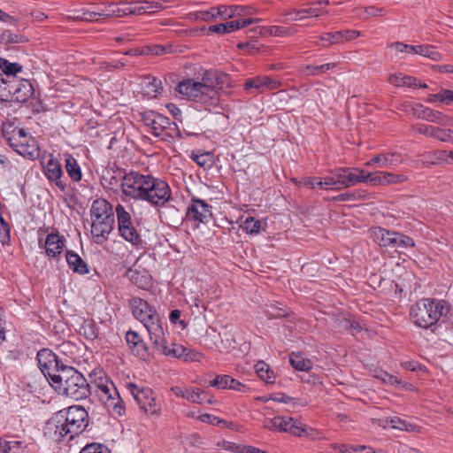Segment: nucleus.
<instances>
[{
    "instance_id": "7ed1b4c3",
    "label": "nucleus",
    "mask_w": 453,
    "mask_h": 453,
    "mask_svg": "<svg viewBox=\"0 0 453 453\" xmlns=\"http://www.w3.org/2000/svg\"><path fill=\"white\" fill-rule=\"evenodd\" d=\"M88 425V414L84 407L73 405L63 409L50 419L48 429L53 431L56 441H60L66 436L72 440L85 430Z\"/></svg>"
},
{
    "instance_id": "5701e85b",
    "label": "nucleus",
    "mask_w": 453,
    "mask_h": 453,
    "mask_svg": "<svg viewBox=\"0 0 453 453\" xmlns=\"http://www.w3.org/2000/svg\"><path fill=\"white\" fill-rule=\"evenodd\" d=\"M403 161V159L401 153L388 152L372 157L365 165L372 166L374 164H378L380 167H392L399 165Z\"/></svg>"
},
{
    "instance_id": "aec40b11",
    "label": "nucleus",
    "mask_w": 453,
    "mask_h": 453,
    "mask_svg": "<svg viewBox=\"0 0 453 453\" xmlns=\"http://www.w3.org/2000/svg\"><path fill=\"white\" fill-rule=\"evenodd\" d=\"M44 174L50 182H54L62 191L65 190V185L61 180L63 174L62 166L59 161L55 157H50L44 166Z\"/></svg>"
},
{
    "instance_id": "338daca9",
    "label": "nucleus",
    "mask_w": 453,
    "mask_h": 453,
    "mask_svg": "<svg viewBox=\"0 0 453 453\" xmlns=\"http://www.w3.org/2000/svg\"><path fill=\"white\" fill-rule=\"evenodd\" d=\"M168 52H170V50L164 45L156 44L145 46V53H147V55L160 56Z\"/></svg>"
},
{
    "instance_id": "4be33fe9",
    "label": "nucleus",
    "mask_w": 453,
    "mask_h": 453,
    "mask_svg": "<svg viewBox=\"0 0 453 453\" xmlns=\"http://www.w3.org/2000/svg\"><path fill=\"white\" fill-rule=\"evenodd\" d=\"M209 385L219 389L228 388L238 392H245L247 389H249L246 385L226 374L216 375V377L211 381H210Z\"/></svg>"
},
{
    "instance_id": "b1692460",
    "label": "nucleus",
    "mask_w": 453,
    "mask_h": 453,
    "mask_svg": "<svg viewBox=\"0 0 453 453\" xmlns=\"http://www.w3.org/2000/svg\"><path fill=\"white\" fill-rule=\"evenodd\" d=\"M113 226L114 222H91V234L94 242L99 245L106 242Z\"/></svg>"
},
{
    "instance_id": "13d9d810",
    "label": "nucleus",
    "mask_w": 453,
    "mask_h": 453,
    "mask_svg": "<svg viewBox=\"0 0 453 453\" xmlns=\"http://www.w3.org/2000/svg\"><path fill=\"white\" fill-rule=\"evenodd\" d=\"M266 316L269 319H280L288 317L289 312H287L283 308L276 304H271L266 311Z\"/></svg>"
},
{
    "instance_id": "37998d69",
    "label": "nucleus",
    "mask_w": 453,
    "mask_h": 453,
    "mask_svg": "<svg viewBox=\"0 0 453 453\" xmlns=\"http://www.w3.org/2000/svg\"><path fill=\"white\" fill-rule=\"evenodd\" d=\"M368 196L365 190H354L339 194L329 199L334 202L357 201L364 200Z\"/></svg>"
},
{
    "instance_id": "a878e982",
    "label": "nucleus",
    "mask_w": 453,
    "mask_h": 453,
    "mask_svg": "<svg viewBox=\"0 0 453 453\" xmlns=\"http://www.w3.org/2000/svg\"><path fill=\"white\" fill-rule=\"evenodd\" d=\"M141 86L142 94L148 98L157 97L163 90L161 81L150 75L142 79Z\"/></svg>"
},
{
    "instance_id": "3c124183",
    "label": "nucleus",
    "mask_w": 453,
    "mask_h": 453,
    "mask_svg": "<svg viewBox=\"0 0 453 453\" xmlns=\"http://www.w3.org/2000/svg\"><path fill=\"white\" fill-rule=\"evenodd\" d=\"M102 15L104 18H110V17L121 18V17L127 16L125 6L120 5L119 3L117 4L114 3L109 4L105 7L104 10H102Z\"/></svg>"
},
{
    "instance_id": "c756f323",
    "label": "nucleus",
    "mask_w": 453,
    "mask_h": 453,
    "mask_svg": "<svg viewBox=\"0 0 453 453\" xmlns=\"http://www.w3.org/2000/svg\"><path fill=\"white\" fill-rule=\"evenodd\" d=\"M65 170L68 176L75 182L80 181L82 177L81 167L75 157L69 154L65 153Z\"/></svg>"
},
{
    "instance_id": "58836bf2",
    "label": "nucleus",
    "mask_w": 453,
    "mask_h": 453,
    "mask_svg": "<svg viewBox=\"0 0 453 453\" xmlns=\"http://www.w3.org/2000/svg\"><path fill=\"white\" fill-rule=\"evenodd\" d=\"M357 12V15L361 19H369L372 17H380L384 16L388 13V11L385 8L376 7V6H367V7H357L354 10Z\"/></svg>"
},
{
    "instance_id": "a18cd8bd",
    "label": "nucleus",
    "mask_w": 453,
    "mask_h": 453,
    "mask_svg": "<svg viewBox=\"0 0 453 453\" xmlns=\"http://www.w3.org/2000/svg\"><path fill=\"white\" fill-rule=\"evenodd\" d=\"M0 68L4 72V78L16 77V74L22 71V65L18 63H11L5 58H0Z\"/></svg>"
},
{
    "instance_id": "79ce46f5",
    "label": "nucleus",
    "mask_w": 453,
    "mask_h": 453,
    "mask_svg": "<svg viewBox=\"0 0 453 453\" xmlns=\"http://www.w3.org/2000/svg\"><path fill=\"white\" fill-rule=\"evenodd\" d=\"M336 66V63H327L319 65H307L301 67V73L306 76H316L325 73Z\"/></svg>"
},
{
    "instance_id": "8fccbe9b",
    "label": "nucleus",
    "mask_w": 453,
    "mask_h": 453,
    "mask_svg": "<svg viewBox=\"0 0 453 453\" xmlns=\"http://www.w3.org/2000/svg\"><path fill=\"white\" fill-rule=\"evenodd\" d=\"M24 128H19L18 127H15L12 123H9L6 125H4L3 127V135L4 139L7 141L8 144L13 148L14 142H12V138L16 137L18 138V135L21 134L20 133L24 132Z\"/></svg>"
},
{
    "instance_id": "423d86ee",
    "label": "nucleus",
    "mask_w": 453,
    "mask_h": 453,
    "mask_svg": "<svg viewBox=\"0 0 453 453\" xmlns=\"http://www.w3.org/2000/svg\"><path fill=\"white\" fill-rule=\"evenodd\" d=\"M129 306L134 317L141 321L148 331L150 341L159 338L164 329V320L157 311L140 297H133L129 301Z\"/></svg>"
},
{
    "instance_id": "9d476101",
    "label": "nucleus",
    "mask_w": 453,
    "mask_h": 453,
    "mask_svg": "<svg viewBox=\"0 0 453 453\" xmlns=\"http://www.w3.org/2000/svg\"><path fill=\"white\" fill-rule=\"evenodd\" d=\"M140 115L142 123L151 128V134L156 137L162 136L163 140L165 139V135H170L167 130L172 129V126L174 127L173 128L176 127L175 123L172 122L169 118L156 111H148L141 112Z\"/></svg>"
},
{
    "instance_id": "9b49d317",
    "label": "nucleus",
    "mask_w": 453,
    "mask_h": 453,
    "mask_svg": "<svg viewBox=\"0 0 453 453\" xmlns=\"http://www.w3.org/2000/svg\"><path fill=\"white\" fill-rule=\"evenodd\" d=\"M127 388L142 411L148 415H158L160 407L157 403L156 397L151 388H139L134 383H128Z\"/></svg>"
},
{
    "instance_id": "a211bd4d",
    "label": "nucleus",
    "mask_w": 453,
    "mask_h": 453,
    "mask_svg": "<svg viewBox=\"0 0 453 453\" xmlns=\"http://www.w3.org/2000/svg\"><path fill=\"white\" fill-rule=\"evenodd\" d=\"M409 180L408 175L400 173L395 174L388 172L370 173V184L373 186H386L392 184H401Z\"/></svg>"
},
{
    "instance_id": "6ab92c4d",
    "label": "nucleus",
    "mask_w": 453,
    "mask_h": 453,
    "mask_svg": "<svg viewBox=\"0 0 453 453\" xmlns=\"http://www.w3.org/2000/svg\"><path fill=\"white\" fill-rule=\"evenodd\" d=\"M172 391L177 395L187 399L188 401L198 404L204 403H212L211 397L207 396L206 392L203 390H195L189 388L174 387L172 388Z\"/></svg>"
},
{
    "instance_id": "0e129e2a",
    "label": "nucleus",
    "mask_w": 453,
    "mask_h": 453,
    "mask_svg": "<svg viewBox=\"0 0 453 453\" xmlns=\"http://www.w3.org/2000/svg\"><path fill=\"white\" fill-rule=\"evenodd\" d=\"M389 47L394 49L396 53L414 54V45L407 44L402 42H392Z\"/></svg>"
},
{
    "instance_id": "bb28decb",
    "label": "nucleus",
    "mask_w": 453,
    "mask_h": 453,
    "mask_svg": "<svg viewBox=\"0 0 453 453\" xmlns=\"http://www.w3.org/2000/svg\"><path fill=\"white\" fill-rule=\"evenodd\" d=\"M65 259L69 268L75 273L81 275L89 273L87 263L74 251L66 250Z\"/></svg>"
},
{
    "instance_id": "6e6d98bb",
    "label": "nucleus",
    "mask_w": 453,
    "mask_h": 453,
    "mask_svg": "<svg viewBox=\"0 0 453 453\" xmlns=\"http://www.w3.org/2000/svg\"><path fill=\"white\" fill-rule=\"evenodd\" d=\"M244 89L250 91L255 89L257 93L264 92L263 76L248 79L244 83Z\"/></svg>"
},
{
    "instance_id": "7c9ffc66",
    "label": "nucleus",
    "mask_w": 453,
    "mask_h": 453,
    "mask_svg": "<svg viewBox=\"0 0 453 453\" xmlns=\"http://www.w3.org/2000/svg\"><path fill=\"white\" fill-rule=\"evenodd\" d=\"M108 213L114 214L111 203L104 198H97L93 201L90 208V217L104 216Z\"/></svg>"
},
{
    "instance_id": "4c0bfd02",
    "label": "nucleus",
    "mask_w": 453,
    "mask_h": 453,
    "mask_svg": "<svg viewBox=\"0 0 453 453\" xmlns=\"http://www.w3.org/2000/svg\"><path fill=\"white\" fill-rule=\"evenodd\" d=\"M423 165H437L445 163V150L428 151L421 155Z\"/></svg>"
},
{
    "instance_id": "bf43d9fd",
    "label": "nucleus",
    "mask_w": 453,
    "mask_h": 453,
    "mask_svg": "<svg viewBox=\"0 0 453 453\" xmlns=\"http://www.w3.org/2000/svg\"><path fill=\"white\" fill-rule=\"evenodd\" d=\"M412 129L418 134L435 138L438 127L425 124H417L412 127Z\"/></svg>"
},
{
    "instance_id": "de8ad7c7",
    "label": "nucleus",
    "mask_w": 453,
    "mask_h": 453,
    "mask_svg": "<svg viewBox=\"0 0 453 453\" xmlns=\"http://www.w3.org/2000/svg\"><path fill=\"white\" fill-rule=\"evenodd\" d=\"M387 423H389L392 428L407 431V432H418L419 428L418 426L409 423L404 419H402L398 417L390 418L387 420Z\"/></svg>"
},
{
    "instance_id": "c9c22d12",
    "label": "nucleus",
    "mask_w": 453,
    "mask_h": 453,
    "mask_svg": "<svg viewBox=\"0 0 453 453\" xmlns=\"http://www.w3.org/2000/svg\"><path fill=\"white\" fill-rule=\"evenodd\" d=\"M191 158L204 170L211 169L214 165V155L211 152L193 151Z\"/></svg>"
},
{
    "instance_id": "ea45409f",
    "label": "nucleus",
    "mask_w": 453,
    "mask_h": 453,
    "mask_svg": "<svg viewBox=\"0 0 453 453\" xmlns=\"http://www.w3.org/2000/svg\"><path fill=\"white\" fill-rule=\"evenodd\" d=\"M255 371L257 376L266 383H273L275 380L274 372L269 365L265 361H258L255 365Z\"/></svg>"
},
{
    "instance_id": "c03bdc74",
    "label": "nucleus",
    "mask_w": 453,
    "mask_h": 453,
    "mask_svg": "<svg viewBox=\"0 0 453 453\" xmlns=\"http://www.w3.org/2000/svg\"><path fill=\"white\" fill-rule=\"evenodd\" d=\"M291 365L297 371L307 372L311 369L312 363L300 354L292 353L289 357Z\"/></svg>"
},
{
    "instance_id": "2eb2a0df",
    "label": "nucleus",
    "mask_w": 453,
    "mask_h": 453,
    "mask_svg": "<svg viewBox=\"0 0 453 453\" xmlns=\"http://www.w3.org/2000/svg\"><path fill=\"white\" fill-rule=\"evenodd\" d=\"M309 8L304 9H286L281 15L285 17L283 22L288 23L290 21H301L308 17L319 18L320 16L328 15L329 11L324 7H318L310 4Z\"/></svg>"
},
{
    "instance_id": "603ef678",
    "label": "nucleus",
    "mask_w": 453,
    "mask_h": 453,
    "mask_svg": "<svg viewBox=\"0 0 453 453\" xmlns=\"http://www.w3.org/2000/svg\"><path fill=\"white\" fill-rule=\"evenodd\" d=\"M374 378L381 380L385 384L389 385H400L402 383V380L398 379L396 376L389 374L388 372L380 370L375 371Z\"/></svg>"
},
{
    "instance_id": "f03ea898",
    "label": "nucleus",
    "mask_w": 453,
    "mask_h": 453,
    "mask_svg": "<svg viewBox=\"0 0 453 453\" xmlns=\"http://www.w3.org/2000/svg\"><path fill=\"white\" fill-rule=\"evenodd\" d=\"M229 82L227 74L216 70H205L201 74V81L187 79L178 83L177 91L192 100L207 107H216L219 104V90Z\"/></svg>"
},
{
    "instance_id": "20e7f679",
    "label": "nucleus",
    "mask_w": 453,
    "mask_h": 453,
    "mask_svg": "<svg viewBox=\"0 0 453 453\" xmlns=\"http://www.w3.org/2000/svg\"><path fill=\"white\" fill-rule=\"evenodd\" d=\"M449 310V304L445 300L423 298L411 305L410 316L416 326L426 329L447 316Z\"/></svg>"
},
{
    "instance_id": "ddd939ff",
    "label": "nucleus",
    "mask_w": 453,
    "mask_h": 453,
    "mask_svg": "<svg viewBox=\"0 0 453 453\" xmlns=\"http://www.w3.org/2000/svg\"><path fill=\"white\" fill-rule=\"evenodd\" d=\"M186 217L196 226L200 223L206 224L212 217L211 205L204 200L193 196L187 209Z\"/></svg>"
},
{
    "instance_id": "69168bd1",
    "label": "nucleus",
    "mask_w": 453,
    "mask_h": 453,
    "mask_svg": "<svg viewBox=\"0 0 453 453\" xmlns=\"http://www.w3.org/2000/svg\"><path fill=\"white\" fill-rule=\"evenodd\" d=\"M268 34L273 36H288L293 34L290 27L282 26H272L268 28Z\"/></svg>"
},
{
    "instance_id": "680f3d73",
    "label": "nucleus",
    "mask_w": 453,
    "mask_h": 453,
    "mask_svg": "<svg viewBox=\"0 0 453 453\" xmlns=\"http://www.w3.org/2000/svg\"><path fill=\"white\" fill-rule=\"evenodd\" d=\"M195 16L196 20H202L205 22H211L217 19L212 7L206 11L197 12Z\"/></svg>"
},
{
    "instance_id": "5fc2aeb1",
    "label": "nucleus",
    "mask_w": 453,
    "mask_h": 453,
    "mask_svg": "<svg viewBox=\"0 0 453 453\" xmlns=\"http://www.w3.org/2000/svg\"><path fill=\"white\" fill-rule=\"evenodd\" d=\"M1 39L6 43H24L28 41L25 35L13 34L10 30H4Z\"/></svg>"
},
{
    "instance_id": "f3484780",
    "label": "nucleus",
    "mask_w": 453,
    "mask_h": 453,
    "mask_svg": "<svg viewBox=\"0 0 453 453\" xmlns=\"http://www.w3.org/2000/svg\"><path fill=\"white\" fill-rule=\"evenodd\" d=\"M156 341H151V342L154 345V348L160 352L161 354H164L165 356H172L177 358H180L185 357V360H188V354H186V351L188 350L187 348H185L182 345L180 344H173V347L167 346V341L165 339V329L161 331L159 338H157Z\"/></svg>"
},
{
    "instance_id": "4d7b16f0",
    "label": "nucleus",
    "mask_w": 453,
    "mask_h": 453,
    "mask_svg": "<svg viewBox=\"0 0 453 453\" xmlns=\"http://www.w3.org/2000/svg\"><path fill=\"white\" fill-rule=\"evenodd\" d=\"M10 225L4 219L3 215L0 214V242L3 245L8 244L10 242Z\"/></svg>"
},
{
    "instance_id": "864d4df0",
    "label": "nucleus",
    "mask_w": 453,
    "mask_h": 453,
    "mask_svg": "<svg viewBox=\"0 0 453 453\" xmlns=\"http://www.w3.org/2000/svg\"><path fill=\"white\" fill-rule=\"evenodd\" d=\"M242 227L248 234H258L261 228V221L249 216L244 220Z\"/></svg>"
},
{
    "instance_id": "a19ab883",
    "label": "nucleus",
    "mask_w": 453,
    "mask_h": 453,
    "mask_svg": "<svg viewBox=\"0 0 453 453\" xmlns=\"http://www.w3.org/2000/svg\"><path fill=\"white\" fill-rule=\"evenodd\" d=\"M239 29L238 20H231L225 23H219L216 25L210 26L208 28V33H215V34H229L234 32Z\"/></svg>"
},
{
    "instance_id": "e433bc0d",
    "label": "nucleus",
    "mask_w": 453,
    "mask_h": 453,
    "mask_svg": "<svg viewBox=\"0 0 453 453\" xmlns=\"http://www.w3.org/2000/svg\"><path fill=\"white\" fill-rule=\"evenodd\" d=\"M371 235L373 241L380 247H387L389 237L395 235V231L388 230L380 226H375L371 229Z\"/></svg>"
},
{
    "instance_id": "dca6fc26",
    "label": "nucleus",
    "mask_w": 453,
    "mask_h": 453,
    "mask_svg": "<svg viewBox=\"0 0 453 453\" xmlns=\"http://www.w3.org/2000/svg\"><path fill=\"white\" fill-rule=\"evenodd\" d=\"M411 111L413 115L418 119L434 122L444 127L453 126V119L439 111L433 110L429 107H425L422 104H416L411 108Z\"/></svg>"
},
{
    "instance_id": "412c9836",
    "label": "nucleus",
    "mask_w": 453,
    "mask_h": 453,
    "mask_svg": "<svg viewBox=\"0 0 453 453\" xmlns=\"http://www.w3.org/2000/svg\"><path fill=\"white\" fill-rule=\"evenodd\" d=\"M65 237L60 235L58 230L47 235L44 247L46 255L49 257H56L60 255L65 248Z\"/></svg>"
},
{
    "instance_id": "f704fd0d",
    "label": "nucleus",
    "mask_w": 453,
    "mask_h": 453,
    "mask_svg": "<svg viewBox=\"0 0 453 453\" xmlns=\"http://www.w3.org/2000/svg\"><path fill=\"white\" fill-rule=\"evenodd\" d=\"M79 334L88 341H94L99 335V328L93 319H85L79 329Z\"/></svg>"
},
{
    "instance_id": "72a5a7b5",
    "label": "nucleus",
    "mask_w": 453,
    "mask_h": 453,
    "mask_svg": "<svg viewBox=\"0 0 453 453\" xmlns=\"http://www.w3.org/2000/svg\"><path fill=\"white\" fill-rule=\"evenodd\" d=\"M388 82L396 87L417 88L418 80L413 76L404 75L401 73L390 74Z\"/></svg>"
},
{
    "instance_id": "0eeeda50",
    "label": "nucleus",
    "mask_w": 453,
    "mask_h": 453,
    "mask_svg": "<svg viewBox=\"0 0 453 453\" xmlns=\"http://www.w3.org/2000/svg\"><path fill=\"white\" fill-rule=\"evenodd\" d=\"M119 235L136 249L142 248L144 242L134 225L131 214L119 203L115 207Z\"/></svg>"
},
{
    "instance_id": "c85d7f7f",
    "label": "nucleus",
    "mask_w": 453,
    "mask_h": 453,
    "mask_svg": "<svg viewBox=\"0 0 453 453\" xmlns=\"http://www.w3.org/2000/svg\"><path fill=\"white\" fill-rule=\"evenodd\" d=\"M34 92L35 89L29 81L20 80L12 101L26 103L34 95Z\"/></svg>"
},
{
    "instance_id": "1a4fd4ad",
    "label": "nucleus",
    "mask_w": 453,
    "mask_h": 453,
    "mask_svg": "<svg viewBox=\"0 0 453 453\" xmlns=\"http://www.w3.org/2000/svg\"><path fill=\"white\" fill-rule=\"evenodd\" d=\"M96 387V394L104 406L119 416L123 415L125 413L124 403L114 383L106 380L104 382L97 383Z\"/></svg>"
},
{
    "instance_id": "09e8293b",
    "label": "nucleus",
    "mask_w": 453,
    "mask_h": 453,
    "mask_svg": "<svg viewBox=\"0 0 453 453\" xmlns=\"http://www.w3.org/2000/svg\"><path fill=\"white\" fill-rule=\"evenodd\" d=\"M1 453H25L26 445L21 441L3 440Z\"/></svg>"
},
{
    "instance_id": "49530a36",
    "label": "nucleus",
    "mask_w": 453,
    "mask_h": 453,
    "mask_svg": "<svg viewBox=\"0 0 453 453\" xmlns=\"http://www.w3.org/2000/svg\"><path fill=\"white\" fill-rule=\"evenodd\" d=\"M19 81L20 80H19L17 77L4 78V87L3 93L5 94V96L2 97V101H12Z\"/></svg>"
},
{
    "instance_id": "393cba45",
    "label": "nucleus",
    "mask_w": 453,
    "mask_h": 453,
    "mask_svg": "<svg viewBox=\"0 0 453 453\" xmlns=\"http://www.w3.org/2000/svg\"><path fill=\"white\" fill-rule=\"evenodd\" d=\"M126 341L133 353L137 357L144 358L148 355V347L138 333L128 331L126 334Z\"/></svg>"
},
{
    "instance_id": "4468645a",
    "label": "nucleus",
    "mask_w": 453,
    "mask_h": 453,
    "mask_svg": "<svg viewBox=\"0 0 453 453\" xmlns=\"http://www.w3.org/2000/svg\"><path fill=\"white\" fill-rule=\"evenodd\" d=\"M119 4L125 6L127 16L150 14L164 8L161 3L154 0H124L120 1Z\"/></svg>"
},
{
    "instance_id": "f257e3e1",
    "label": "nucleus",
    "mask_w": 453,
    "mask_h": 453,
    "mask_svg": "<svg viewBox=\"0 0 453 453\" xmlns=\"http://www.w3.org/2000/svg\"><path fill=\"white\" fill-rule=\"evenodd\" d=\"M120 186L125 196L154 206H164L172 198L169 184L150 174L130 171L121 177Z\"/></svg>"
},
{
    "instance_id": "473e14b6",
    "label": "nucleus",
    "mask_w": 453,
    "mask_h": 453,
    "mask_svg": "<svg viewBox=\"0 0 453 453\" xmlns=\"http://www.w3.org/2000/svg\"><path fill=\"white\" fill-rule=\"evenodd\" d=\"M413 53L436 62L442 60V54L436 50L434 45L431 44L414 45Z\"/></svg>"
},
{
    "instance_id": "6e6552de",
    "label": "nucleus",
    "mask_w": 453,
    "mask_h": 453,
    "mask_svg": "<svg viewBox=\"0 0 453 453\" xmlns=\"http://www.w3.org/2000/svg\"><path fill=\"white\" fill-rule=\"evenodd\" d=\"M36 359L41 372L52 386L55 376L62 375V370L69 367L64 364L58 357L50 349H42L37 352Z\"/></svg>"
},
{
    "instance_id": "cd10ccee",
    "label": "nucleus",
    "mask_w": 453,
    "mask_h": 453,
    "mask_svg": "<svg viewBox=\"0 0 453 453\" xmlns=\"http://www.w3.org/2000/svg\"><path fill=\"white\" fill-rule=\"evenodd\" d=\"M129 279L135 286L142 289H149L152 286V277L145 270H132L128 271Z\"/></svg>"
},
{
    "instance_id": "052dcab7",
    "label": "nucleus",
    "mask_w": 453,
    "mask_h": 453,
    "mask_svg": "<svg viewBox=\"0 0 453 453\" xmlns=\"http://www.w3.org/2000/svg\"><path fill=\"white\" fill-rule=\"evenodd\" d=\"M79 453H110V450L104 444L92 442L87 444Z\"/></svg>"
},
{
    "instance_id": "774afa93",
    "label": "nucleus",
    "mask_w": 453,
    "mask_h": 453,
    "mask_svg": "<svg viewBox=\"0 0 453 453\" xmlns=\"http://www.w3.org/2000/svg\"><path fill=\"white\" fill-rule=\"evenodd\" d=\"M435 139H438L441 142L453 143V130L449 128L442 129L438 127Z\"/></svg>"
},
{
    "instance_id": "e2e57ef3",
    "label": "nucleus",
    "mask_w": 453,
    "mask_h": 453,
    "mask_svg": "<svg viewBox=\"0 0 453 453\" xmlns=\"http://www.w3.org/2000/svg\"><path fill=\"white\" fill-rule=\"evenodd\" d=\"M320 40L326 41L329 44L342 43V35L339 31L325 33L320 35Z\"/></svg>"
},
{
    "instance_id": "f8f14e48",
    "label": "nucleus",
    "mask_w": 453,
    "mask_h": 453,
    "mask_svg": "<svg viewBox=\"0 0 453 453\" xmlns=\"http://www.w3.org/2000/svg\"><path fill=\"white\" fill-rule=\"evenodd\" d=\"M18 138L13 137V150L19 155L31 160H35L40 156V148L37 141L26 130Z\"/></svg>"
},
{
    "instance_id": "2f4dec72",
    "label": "nucleus",
    "mask_w": 453,
    "mask_h": 453,
    "mask_svg": "<svg viewBox=\"0 0 453 453\" xmlns=\"http://www.w3.org/2000/svg\"><path fill=\"white\" fill-rule=\"evenodd\" d=\"M346 186L351 187L360 182L370 183V173L358 168H348Z\"/></svg>"
},
{
    "instance_id": "39448f33",
    "label": "nucleus",
    "mask_w": 453,
    "mask_h": 453,
    "mask_svg": "<svg viewBox=\"0 0 453 453\" xmlns=\"http://www.w3.org/2000/svg\"><path fill=\"white\" fill-rule=\"evenodd\" d=\"M59 395L79 401L90 395V386L82 373L73 366L65 367L62 375L55 376L51 386Z\"/></svg>"
}]
</instances>
